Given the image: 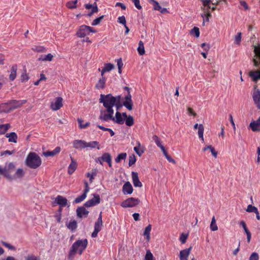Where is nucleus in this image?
<instances>
[{
	"label": "nucleus",
	"instance_id": "nucleus-64",
	"mask_svg": "<svg viewBox=\"0 0 260 260\" xmlns=\"http://www.w3.org/2000/svg\"><path fill=\"white\" fill-rule=\"evenodd\" d=\"M152 6L155 10L159 11L160 10L161 6L157 2H156Z\"/></svg>",
	"mask_w": 260,
	"mask_h": 260
},
{
	"label": "nucleus",
	"instance_id": "nucleus-42",
	"mask_svg": "<svg viewBox=\"0 0 260 260\" xmlns=\"http://www.w3.org/2000/svg\"><path fill=\"white\" fill-rule=\"evenodd\" d=\"M53 56L51 54L49 53L47 55L44 56V57H42L39 58V60L42 61H51L53 59Z\"/></svg>",
	"mask_w": 260,
	"mask_h": 260
},
{
	"label": "nucleus",
	"instance_id": "nucleus-12",
	"mask_svg": "<svg viewBox=\"0 0 260 260\" xmlns=\"http://www.w3.org/2000/svg\"><path fill=\"white\" fill-rule=\"evenodd\" d=\"M252 98L257 108L260 109V91L259 89L255 88L252 94Z\"/></svg>",
	"mask_w": 260,
	"mask_h": 260
},
{
	"label": "nucleus",
	"instance_id": "nucleus-36",
	"mask_svg": "<svg viewBox=\"0 0 260 260\" xmlns=\"http://www.w3.org/2000/svg\"><path fill=\"white\" fill-rule=\"evenodd\" d=\"M77 226V223L75 220H72L69 222V223L67 224V227L68 229L71 230V231L75 230Z\"/></svg>",
	"mask_w": 260,
	"mask_h": 260
},
{
	"label": "nucleus",
	"instance_id": "nucleus-13",
	"mask_svg": "<svg viewBox=\"0 0 260 260\" xmlns=\"http://www.w3.org/2000/svg\"><path fill=\"white\" fill-rule=\"evenodd\" d=\"M55 202L61 207L70 206L67 199L61 196H57L55 198Z\"/></svg>",
	"mask_w": 260,
	"mask_h": 260
},
{
	"label": "nucleus",
	"instance_id": "nucleus-23",
	"mask_svg": "<svg viewBox=\"0 0 260 260\" xmlns=\"http://www.w3.org/2000/svg\"><path fill=\"white\" fill-rule=\"evenodd\" d=\"M134 149L139 156H141L144 152V146H142L139 141L137 142V146L134 147Z\"/></svg>",
	"mask_w": 260,
	"mask_h": 260
},
{
	"label": "nucleus",
	"instance_id": "nucleus-46",
	"mask_svg": "<svg viewBox=\"0 0 260 260\" xmlns=\"http://www.w3.org/2000/svg\"><path fill=\"white\" fill-rule=\"evenodd\" d=\"M258 211V209L257 208H256L255 206H253L251 205H249L247 206V208L246 209V211L248 212H254L256 213Z\"/></svg>",
	"mask_w": 260,
	"mask_h": 260
},
{
	"label": "nucleus",
	"instance_id": "nucleus-6",
	"mask_svg": "<svg viewBox=\"0 0 260 260\" xmlns=\"http://www.w3.org/2000/svg\"><path fill=\"white\" fill-rule=\"evenodd\" d=\"M90 32L95 33L96 30L90 26L82 25L78 28L76 35L79 38H84L88 35Z\"/></svg>",
	"mask_w": 260,
	"mask_h": 260
},
{
	"label": "nucleus",
	"instance_id": "nucleus-39",
	"mask_svg": "<svg viewBox=\"0 0 260 260\" xmlns=\"http://www.w3.org/2000/svg\"><path fill=\"white\" fill-rule=\"evenodd\" d=\"M24 260H41V259L39 256L34 254H29L24 257Z\"/></svg>",
	"mask_w": 260,
	"mask_h": 260
},
{
	"label": "nucleus",
	"instance_id": "nucleus-49",
	"mask_svg": "<svg viewBox=\"0 0 260 260\" xmlns=\"http://www.w3.org/2000/svg\"><path fill=\"white\" fill-rule=\"evenodd\" d=\"M234 40L235 43L237 45H239L241 41V32L238 33V34L235 36Z\"/></svg>",
	"mask_w": 260,
	"mask_h": 260
},
{
	"label": "nucleus",
	"instance_id": "nucleus-1",
	"mask_svg": "<svg viewBox=\"0 0 260 260\" xmlns=\"http://www.w3.org/2000/svg\"><path fill=\"white\" fill-rule=\"evenodd\" d=\"M121 96L118 95L114 97L111 94L107 95L101 94L99 102L103 104V106L106 108L105 110H101L99 119L103 121H107V119L111 118V114H114L113 107L117 106L119 103Z\"/></svg>",
	"mask_w": 260,
	"mask_h": 260
},
{
	"label": "nucleus",
	"instance_id": "nucleus-30",
	"mask_svg": "<svg viewBox=\"0 0 260 260\" xmlns=\"http://www.w3.org/2000/svg\"><path fill=\"white\" fill-rule=\"evenodd\" d=\"M202 9L204 12L201 15L204 19L203 24H204L205 18L207 17V22H208L209 20V17H210L211 15L208 9H206V8H202Z\"/></svg>",
	"mask_w": 260,
	"mask_h": 260
},
{
	"label": "nucleus",
	"instance_id": "nucleus-60",
	"mask_svg": "<svg viewBox=\"0 0 260 260\" xmlns=\"http://www.w3.org/2000/svg\"><path fill=\"white\" fill-rule=\"evenodd\" d=\"M82 121L81 119H78V122L79 123V127L81 128H85L86 127H87L89 125V122H86V123L82 124Z\"/></svg>",
	"mask_w": 260,
	"mask_h": 260
},
{
	"label": "nucleus",
	"instance_id": "nucleus-11",
	"mask_svg": "<svg viewBox=\"0 0 260 260\" xmlns=\"http://www.w3.org/2000/svg\"><path fill=\"white\" fill-rule=\"evenodd\" d=\"M111 118L107 119V121L110 120H112L119 124H122L124 123V118H123L121 114L119 112H117L116 113L115 117H113V114H111Z\"/></svg>",
	"mask_w": 260,
	"mask_h": 260
},
{
	"label": "nucleus",
	"instance_id": "nucleus-34",
	"mask_svg": "<svg viewBox=\"0 0 260 260\" xmlns=\"http://www.w3.org/2000/svg\"><path fill=\"white\" fill-rule=\"evenodd\" d=\"M87 147H90L91 148H97L98 149H100L99 142L95 141L86 142V148Z\"/></svg>",
	"mask_w": 260,
	"mask_h": 260
},
{
	"label": "nucleus",
	"instance_id": "nucleus-24",
	"mask_svg": "<svg viewBox=\"0 0 260 260\" xmlns=\"http://www.w3.org/2000/svg\"><path fill=\"white\" fill-rule=\"evenodd\" d=\"M60 150L61 149L60 147H57L52 151H47L46 152H44L43 154L46 157L53 156L58 154L60 151Z\"/></svg>",
	"mask_w": 260,
	"mask_h": 260
},
{
	"label": "nucleus",
	"instance_id": "nucleus-44",
	"mask_svg": "<svg viewBox=\"0 0 260 260\" xmlns=\"http://www.w3.org/2000/svg\"><path fill=\"white\" fill-rule=\"evenodd\" d=\"M96 175V171L92 170V171L90 172H88L87 173V177L89 178L90 181L91 182H92L93 179H94V177Z\"/></svg>",
	"mask_w": 260,
	"mask_h": 260
},
{
	"label": "nucleus",
	"instance_id": "nucleus-55",
	"mask_svg": "<svg viewBox=\"0 0 260 260\" xmlns=\"http://www.w3.org/2000/svg\"><path fill=\"white\" fill-rule=\"evenodd\" d=\"M33 50L40 52H45L46 51V48L42 46H36L33 48Z\"/></svg>",
	"mask_w": 260,
	"mask_h": 260
},
{
	"label": "nucleus",
	"instance_id": "nucleus-41",
	"mask_svg": "<svg viewBox=\"0 0 260 260\" xmlns=\"http://www.w3.org/2000/svg\"><path fill=\"white\" fill-rule=\"evenodd\" d=\"M152 140L154 141L156 145L160 149L164 147L161 143L160 139L156 135L152 137Z\"/></svg>",
	"mask_w": 260,
	"mask_h": 260
},
{
	"label": "nucleus",
	"instance_id": "nucleus-37",
	"mask_svg": "<svg viewBox=\"0 0 260 260\" xmlns=\"http://www.w3.org/2000/svg\"><path fill=\"white\" fill-rule=\"evenodd\" d=\"M126 153H121L118 154L116 158L115 159V161L116 163H119L121 160L125 159L126 157Z\"/></svg>",
	"mask_w": 260,
	"mask_h": 260
},
{
	"label": "nucleus",
	"instance_id": "nucleus-31",
	"mask_svg": "<svg viewBox=\"0 0 260 260\" xmlns=\"http://www.w3.org/2000/svg\"><path fill=\"white\" fill-rule=\"evenodd\" d=\"M138 52L140 55H143L145 54V51L144 46V43L142 41L139 42L138 47L137 48Z\"/></svg>",
	"mask_w": 260,
	"mask_h": 260
},
{
	"label": "nucleus",
	"instance_id": "nucleus-59",
	"mask_svg": "<svg viewBox=\"0 0 260 260\" xmlns=\"http://www.w3.org/2000/svg\"><path fill=\"white\" fill-rule=\"evenodd\" d=\"M132 2L134 4L135 6L139 10L142 9V7L140 4L139 0H131Z\"/></svg>",
	"mask_w": 260,
	"mask_h": 260
},
{
	"label": "nucleus",
	"instance_id": "nucleus-48",
	"mask_svg": "<svg viewBox=\"0 0 260 260\" xmlns=\"http://www.w3.org/2000/svg\"><path fill=\"white\" fill-rule=\"evenodd\" d=\"M86 198V195H85V194H82V195L76 198L74 202L75 203H79L82 202L85 198Z\"/></svg>",
	"mask_w": 260,
	"mask_h": 260
},
{
	"label": "nucleus",
	"instance_id": "nucleus-10",
	"mask_svg": "<svg viewBox=\"0 0 260 260\" xmlns=\"http://www.w3.org/2000/svg\"><path fill=\"white\" fill-rule=\"evenodd\" d=\"M24 175V172L23 170V169L19 168L18 169L15 174L13 176H11L9 174H7V173H5L6 177L10 179V180H13V179H16L18 178H21L23 177Z\"/></svg>",
	"mask_w": 260,
	"mask_h": 260
},
{
	"label": "nucleus",
	"instance_id": "nucleus-35",
	"mask_svg": "<svg viewBox=\"0 0 260 260\" xmlns=\"http://www.w3.org/2000/svg\"><path fill=\"white\" fill-rule=\"evenodd\" d=\"M10 127V124L8 123L0 125V134H4Z\"/></svg>",
	"mask_w": 260,
	"mask_h": 260
},
{
	"label": "nucleus",
	"instance_id": "nucleus-53",
	"mask_svg": "<svg viewBox=\"0 0 260 260\" xmlns=\"http://www.w3.org/2000/svg\"><path fill=\"white\" fill-rule=\"evenodd\" d=\"M187 237H188L187 234H184L183 233L181 234V235H180L179 240L182 244H184L186 242Z\"/></svg>",
	"mask_w": 260,
	"mask_h": 260
},
{
	"label": "nucleus",
	"instance_id": "nucleus-32",
	"mask_svg": "<svg viewBox=\"0 0 260 260\" xmlns=\"http://www.w3.org/2000/svg\"><path fill=\"white\" fill-rule=\"evenodd\" d=\"M151 230V225L149 224L146 227L144 231V235L146 237L147 240L149 241L150 239V232Z\"/></svg>",
	"mask_w": 260,
	"mask_h": 260
},
{
	"label": "nucleus",
	"instance_id": "nucleus-28",
	"mask_svg": "<svg viewBox=\"0 0 260 260\" xmlns=\"http://www.w3.org/2000/svg\"><path fill=\"white\" fill-rule=\"evenodd\" d=\"M100 160L104 162H110L112 160V157L109 153H104L101 157L98 158V161H100Z\"/></svg>",
	"mask_w": 260,
	"mask_h": 260
},
{
	"label": "nucleus",
	"instance_id": "nucleus-45",
	"mask_svg": "<svg viewBox=\"0 0 260 260\" xmlns=\"http://www.w3.org/2000/svg\"><path fill=\"white\" fill-rule=\"evenodd\" d=\"M203 7V8H206V9H208L209 10L211 8L210 4L211 3V0H202Z\"/></svg>",
	"mask_w": 260,
	"mask_h": 260
},
{
	"label": "nucleus",
	"instance_id": "nucleus-18",
	"mask_svg": "<svg viewBox=\"0 0 260 260\" xmlns=\"http://www.w3.org/2000/svg\"><path fill=\"white\" fill-rule=\"evenodd\" d=\"M76 212L78 217L80 218L86 217L89 213L84 206L78 207L76 210Z\"/></svg>",
	"mask_w": 260,
	"mask_h": 260
},
{
	"label": "nucleus",
	"instance_id": "nucleus-14",
	"mask_svg": "<svg viewBox=\"0 0 260 260\" xmlns=\"http://www.w3.org/2000/svg\"><path fill=\"white\" fill-rule=\"evenodd\" d=\"M74 148L82 149L86 148V142L81 140H75L73 142Z\"/></svg>",
	"mask_w": 260,
	"mask_h": 260
},
{
	"label": "nucleus",
	"instance_id": "nucleus-4",
	"mask_svg": "<svg viewBox=\"0 0 260 260\" xmlns=\"http://www.w3.org/2000/svg\"><path fill=\"white\" fill-rule=\"evenodd\" d=\"M26 103L25 100H12L7 103L1 104V107L2 111L5 113H9L11 111L20 107Z\"/></svg>",
	"mask_w": 260,
	"mask_h": 260
},
{
	"label": "nucleus",
	"instance_id": "nucleus-27",
	"mask_svg": "<svg viewBox=\"0 0 260 260\" xmlns=\"http://www.w3.org/2000/svg\"><path fill=\"white\" fill-rule=\"evenodd\" d=\"M6 137L9 138V142L16 143L17 141V135L14 132L8 133L6 135Z\"/></svg>",
	"mask_w": 260,
	"mask_h": 260
},
{
	"label": "nucleus",
	"instance_id": "nucleus-9",
	"mask_svg": "<svg viewBox=\"0 0 260 260\" xmlns=\"http://www.w3.org/2000/svg\"><path fill=\"white\" fill-rule=\"evenodd\" d=\"M101 198L99 194H94L93 198L87 201L84 204V206L86 207H90L95 206L100 203Z\"/></svg>",
	"mask_w": 260,
	"mask_h": 260
},
{
	"label": "nucleus",
	"instance_id": "nucleus-51",
	"mask_svg": "<svg viewBox=\"0 0 260 260\" xmlns=\"http://www.w3.org/2000/svg\"><path fill=\"white\" fill-rule=\"evenodd\" d=\"M191 33L192 34H194L197 38H198L200 36V30L199 28L197 27H194L191 30Z\"/></svg>",
	"mask_w": 260,
	"mask_h": 260
},
{
	"label": "nucleus",
	"instance_id": "nucleus-2",
	"mask_svg": "<svg viewBox=\"0 0 260 260\" xmlns=\"http://www.w3.org/2000/svg\"><path fill=\"white\" fill-rule=\"evenodd\" d=\"M254 52L256 58L253 59V64L257 69L249 71L248 75L252 81L257 83L260 80V47H255Z\"/></svg>",
	"mask_w": 260,
	"mask_h": 260
},
{
	"label": "nucleus",
	"instance_id": "nucleus-7",
	"mask_svg": "<svg viewBox=\"0 0 260 260\" xmlns=\"http://www.w3.org/2000/svg\"><path fill=\"white\" fill-rule=\"evenodd\" d=\"M140 201L138 199L129 198L123 202L121 203V206L124 208L133 207L138 205Z\"/></svg>",
	"mask_w": 260,
	"mask_h": 260
},
{
	"label": "nucleus",
	"instance_id": "nucleus-57",
	"mask_svg": "<svg viewBox=\"0 0 260 260\" xmlns=\"http://www.w3.org/2000/svg\"><path fill=\"white\" fill-rule=\"evenodd\" d=\"M118 22L120 24H123L124 25H126V19L124 16H120L118 18Z\"/></svg>",
	"mask_w": 260,
	"mask_h": 260
},
{
	"label": "nucleus",
	"instance_id": "nucleus-43",
	"mask_svg": "<svg viewBox=\"0 0 260 260\" xmlns=\"http://www.w3.org/2000/svg\"><path fill=\"white\" fill-rule=\"evenodd\" d=\"M77 0L70 1L67 3V6L70 9H74L76 8Z\"/></svg>",
	"mask_w": 260,
	"mask_h": 260
},
{
	"label": "nucleus",
	"instance_id": "nucleus-40",
	"mask_svg": "<svg viewBox=\"0 0 260 260\" xmlns=\"http://www.w3.org/2000/svg\"><path fill=\"white\" fill-rule=\"evenodd\" d=\"M125 124L128 126H132L134 123V120L132 116L129 115L125 119Z\"/></svg>",
	"mask_w": 260,
	"mask_h": 260
},
{
	"label": "nucleus",
	"instance_id": "nucleus-15",
	"mask_svg": "<svg viewBox=\"0 0 260 260\" xmlns=\"http://www.w3.org/2000/svg\"><path fill=\"white\" fill-rule=\"evenodd\" d=\"M125 101L123 102V106L128 110H131L133 109V102L132 100V96L130 93H128L125 97Z\"/></svg>",
	"mask_w": 260,
	"mask_h": 260
},
{
	"label": "nucleus",
	"instance_id": "nucleus-56",
	"mask_svg": "<svg viewBox=\"0 0 260 260\" xmlns=\"http://www.w3.org/2000/svg\"><path fill=\"white\" fill-rule=\"evenodd\" d=\"M21 80L22 82H25L27 81L29 79V77L26 74V71L25 70L24 73H23L21 76Z\"/></svg>",
	"mask_w": 260,
	"mask_h": 260
},
{
	"label": "nucleus",
	"instance_id": "nucleus-5",
	"mask_svg": "<svg viewBox=\"0 0 260 260\" xmlns=\"http://www.w3.org/2000/svg\"><path fill=\"white\" fill-rule=\"evenodd\" d=\"M41 158L35 153H29L26 159V165L31 168L36 169L41 164Z\"/></svg>",
	"mask_w": 260,
	"mask_h": 260
},
{
	"label": "nucleus",
	"instance_id": "nucleus-17",
	"mask_svg": "<svg viewBox=\"0 0 260 260\" xmlns=\"http://www.w3.org/2000/svg\"><path fill=\"white\" fill-rule=\"evenodd\" d=\"M249 127L253 132H260V117L256 120L251 121Z\"/></svg>",
	"mask_w": 260,
	"mask_h": 260
},
{
	"label": "nucleus",
	"instance_id": "nucleus-58",
	"mask_svg": "<svg viewBox=\"0 0 260 260\" xmlns=\"http://www.w3.org/2000/svg\"><path fill=\"white\" fill-rule=\"evenodd\" d=\"M240 225H241L242 226V228H243L245 234L250 232L246 226V224L245 222L243 220H242L240 221Z\"/></svg>",
	"mask_w": 260,
	"mask_h": 260
},
{
	"label": "nucleus",
	"instance_id": "nucleus-61",
	"mask_svg": "<svg viewBox=\"0 0 260 260\" xmlns=\"http://www.w3.org/2000/svg\"><path fill=\"white\" fill-rule=\"evenodd\" d=\"M249 260H258V254L254 252L250 256Z\"/></svg>",
	"mask_w": 260,
	"mask_h": 260
},
{
	"label": "nucleus",
	"instance_id": "nucleus-22",
	"mask_svg": "<svg viewBox=\"0 0 260 260\" xmlns=\"http://www.w3.org/2000/svg\"><path fill=\"white\" fill-rule=\"evenodd\" d=\"M103 223L95 222L94 224V231L91 234L92 238H95L98 236V233L101 230Z\"/></svg>",
	"mask_w": 260,
	"mask_h": 260
},
{
	"label": "nucleus",
	"instance_id": "nucleus-16",
	"mask_svg": "<svg viewBox=\"0 0 260 260\" xmlns=\"http://www.w3.org/2000/svg\"><path fill=\"white\" fill-rule=\"evenodd\" d=\"M132 177L133 183L135 187H141L142 186V183L139 180L138 174L137 172H132Z\"/></svg>",
	"mask_w": 260,
	"mask_h": 260
},
{
	"label": "nucleus",
	"instance_id": "nucleus-20",
	"mask_svg": "<svg viewBox=\"0 0 260 260\" xmlns=\"http://www.w3.org/2000/svg\"><path fill=\"white\" fill-rule=\"evenodd\" d=\"M17 70L18 67L17 64H15L12 66L10 70V74L9 77L10 81H13L16 79Z\"/></svg>",
	"mask_w": 260,
	"mask_h": 260
},
{
	"label": "nucleus",
	"instance_id": "nucleus-52",
	"mask_svg": "<svg viewBox=\"0 0 260 260\" xmlns=\"http://www.w3.org/2000/svg\"><path fill=\"white\" fill-rule=\"evenodd\" d=\"M103 18L104 16H102L100 17L96 18L92 21V22L91 23V25L93 26L98 25L100 23L101 20L103 19Z\"/></svg>",
	"mask_w": 260,
	"mask_h": 260
},
{
	"label": "nucleus",
	"instance_id": "nucleus-54",
	"mask_svg": "<svg viewBox=\"0 0 260 260\" xmlns=\"http://www.w3.org/2000/svg\"><path fill=\"white\" fill-rule=\"evenodd\" d=\"M136 161V157L135 155H132L129 156V162H128V165L129 166H131L133 165H134Z\"/></svg>",
	"mask_w": 260,
	"mask_h": 260
},
{
	"label": "nucleus",
	"instance_id": "nucleus-3",
	"mask_svg": "<svg viewBox=\"0 0 260 260\" xmlns=\"http://www.w3.org/2000/svg\"><path fill=\"white\" fill-rule=\"evenodd\" d=\"M88 244L87 239L78 240L73 243L70 250L69 258L73 257L76 253L81 255L86 249Z\"/></svg>",
	"mask_w": 260,
	"mask_h": 260
},
{
	"label": "nucleus",
	"instance_id": "nucleus-25",
	"mask_svg": "<svg viewBox=\"0 0 260 260\" xmlns=\"http://www.w3.org/2000/svg\"><path fill=\"white\" fill-rule=\"evenodd\" d=\"M114 65L112 63H105L101 70V76H104L106 72H110L114 69Z\"/></svg>",
	"mask_w": 260,
	"mask_h": 260
},
{
	"label": "nucleus",
	"instance_id": "nucleus-26",
	"mask_svg": "<svg viewBox=\"0 0 260 260\" xmlns=\"http://www.w3.org/2000/svg\"><path fill=\"white\" fill-rule=\"evenodd\" d=\"M77 166L76 162L71 157V162L68 167V173L72 174L76 170Z\"/></svg>",
	"mask_w": 260,
	"mask_h": 260
},
{
	"label": "nucleus",
	"instance_id": "nucleus-29",
	"mask_svg": "<svg viewBox=\"0 0 260 260\" xmlns=\"http://www.w3.org/2000/svg\"><path fill=\"white\" fill-rule=\"evenodd\" d=\"M106 78L104 76H102V78H100L96 84L95 85V87L98 89H103L105 87V83H106Z\"/></svg>",
	"mask_w": 260,
	"mask_h": 260
},
{
	"label": "nucleus",
	"instance_id": "nucleus-19",
	"mask_svg": "<svg viewBox=\"0 0 260 260\" xmlns=\"http://www.w3.org/2000/svg\"><path fill=\"white\" fill-rule=\"evenodd\" d=\"M122 191L124 194H129L133 192V186L129 182L127 181L124 184Z\"/></svg>",
	"mask_w": 260,
	"mask_h": 260
},
{
	"label": "nucleus",
	"instance_id": "nucleus-63",
	"mask_svg": "<svg viewBox=\"0 0 260 260\" xmlns=\"http://www.w3.org/2000/svg\"><path fill=\"white\" fill-rule=\"evenodd\" d=\"M91 9H92L91 12L88 14V15L89 16L92 15L93 13H96L98 12V8L96 5H95V6H93Z\"/></svg>",
	"mask_w": 260,
	"mask_h": 260
},
{
	"label": "nucleus",
	"instance_id": "nucleus-38",
	"mask_svg": "<svg viewBox=\"0 0 260 260\" xmlns=\"http://www.w3.org/2000/svg\"><path fill=\"white\" fill-rule=\"evenodd\" d=\"M210 229L212 231H216L218 230V227L216 223V220L214 216H213L212 218L211 222L210 224Z\"/></svg>",
	"mask_w": 260,
	"mask_h": 260
},
{
	"label": "nucleus",
	"instance_id": "nucleus-8",
	"mask_svg": "<svg viewBox=\"0 0 260 260\" xmlns=\"http://www.w3.org/2000/svg\"><path fill=\"white\" fill-rule=\"evenodd\" d=\"M62 101L63 99L61 97L55 98V100L51 103V109L53 111L59 110L63 106Z\"/></svg>",
	"mask_w": 260,
	"mask_h": 260
},
{
	"label": "nucleus",
	"instance_id": "nucleus-47",
	"mask_svg": "<svg viewBox=\"0 0 260 260\" xmlns=\"http://www.w3.org/2000/svg\"><path fill=\"white\" fill-rule=\"evenodd\" d=\"M145 259V260H155L153 254L149 250H147Z\"/></svg>",
	"mask_w": 260,
	"mask_h": 260
},
{
	"label": "nucleus",
	"instance_id": "nucleus-33",
	"mask_svg": "<svg viewBox=\"0 0 260 260\" xmlns=\"http://www.w3.org/2000/svg\"><path fill=\"white\" fill-rule=\"evenodd\" d=\"M204 127L203 124H200L199 125V128H198V135L199 137L202 140L203 142L204 141Z\"/></svg>",
	"mask_w": 260,
	"mask_h": 260
},
{
	"label": "nucleus",
	"instance_id": "nucleus-21",
	"mask_svg": "<svg viewBox=\"0 0 260 260\" xmlns=\"http://www.w3.org/2000/svg\"><path fill=\"white\" fill-rule=\"evenodd\" d=\"M191 247H189L187 249H185L180 251L179 258L180 260H187L188 257Z\"/></svg>",
	"mask_w": 260,
	"mask_h": 260
},
{
	"label": "nucleus",
	"instance_id": "nucleus-62",
	"mask_svg": "<svg viewBox=\"0 0 260 260\" xmlns=\"http://www.w3.org/2000/svg\"><path fill=\"white\" fill-rule=\"evenodd\" d=\"M15 168V166L14 165V163L13 162H10L9 165H8V172L9 173V172H11L13 170H14V169Z\"/></svg>",
	"mask_w": 260,
	"mask_h": 260
},
{
	"label": "nucleus",
	"instance_id": "nucleus-50",
	"mask_svg": "<svg viewBox=\"0 0 260 260\" xmlns=\"http://www.w3.org/2000/svg\"><path fill=\"white\" fill-rule=\"evenodd\" d=\"M2 244L5 247H7L10 250H16V248L13 246V245H11L9 243H8L7 242H5L4 241H2L1 242Z\"/></svg>",
	"mask_w": 260,
	"mask_h": 260
}]
</instances>
